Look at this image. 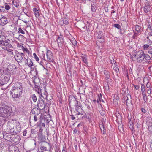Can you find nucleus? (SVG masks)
Segmentation results:
<instances>
[{
    "mask_svg": "<svg viewBox=\"0 0 152 152\" xmlns=\"http://www.w3.org/2000/svg\"><path fill=\"white\" fill-rule=\"evenodd\" d=\"M22 84L20 82L15 83L10 91L12 97L14 98H19L22 95L23 90Z\"/></svg>",
    "mask_w": 152,
    "mask_h": 152,
    "instance_id": "f257e3e1",
    "label": "nucleus"
},
{
    "mask_svg": "<svg viewBox=\"0 0 152 152\" xmlns=\"http://www.w3.org/2000/svg\"><path fill=\"white\" fill-rule=\"evenodd\" d=\"M11 107L5 106L0 109V116L5 118L10 116L12 113Z\"/></svg>",
    "mask_w": 152,
    "mask_h": 152,
    "instance_id": "f03ea898",
    "label": "nucleus"
},
{
    "mask_svg": "<svg viewBox=\"0 0 152 152\" xmlns=\"http://www.w3.org/2000/svg\"><path fill=\"white\" fill-rule=\"evenodd\" d=\"M75 104V108L76 111L77 112V114L83 115L85 113L82 109V106L80 102L77 101L75 98L73 100Z\"/></svg>",
    "mask_w": 152,
    "mask_h": 152,
    "instance_id": "7ed1b4c3",
    "label": "nucleus"
},
{
    "mask_svg": "<svg viewBox=\"0 0 152 152\" xmlns=\"http://www.w3.org/2000/svg\"><path fill=\"white\" fill-rule=\"evenodd\" d=\"M137 57V61L138 63H141L143 61H144V53L142 50H140L136 53L134 54L132 57H131L132 59L133 57Z\"/></svg>",
    "mask_w": 152,
    "mask_h": 152,
    "instance_id": "20e7f679",
    "label": "nucleus"
},
{
    "mask_svg": "<svg viewBox=\"0 0 152 152\" xmlns=\"http://www.w3.org/2000/svg\"><path fill=\"white\" fill-rule=\"evenodd\" d=\"M39 145H40L39 152H43L44 151H46L48 150L47 147L49 145L51 146L50 144L47 142H45L44 143H40Z\"/></svg>",
    "mask_w": 152,
    "mask_h": 152,
    "instance_id": "39448f33",
    "label": "nucleus"
},
{
    "mask_svg": "<svg viewBox=\"0 0 152 152\" xmlns=\"http://www.w3.org/2000/svg\"><path fill=\"white\" fill-rule=\"evenodd\" d=\"M15 54L14 55V58L15 59L18 63H20L22 62V60L23 59V57L21 55L20 53L19 52L16 50H15Z\"/></svg>",
    "mask_w": 152,
    "mask_h": 152,
    "instance_id": "423d86ee",
    "label": "nucleus"
},
{
    "mask_svg": "<svg viewBox=\"0 0 152 152\" xmlns=\"http://www.w3.org/2000/svg\"><path fill=\"white\" fill-rule=\"evenodd\" d=\"M37 88L35 87V90L37 91V93H38L39 94L41 95V97H42L43 98L45 99H47V96H48V93L46 90V89L41 91H39V89L38 88V87H37Z\"/></svg>",
    "mask_w": 152,
    "mask_h": 152,
    "instance_id": "0eeeda50",
    "label": "nucleus"
},
{
    "mask_svg": "<svg viewBox=\"0 0 152 152\" xmlns=\"http://www.w3.org/2000/svg\"><path fill=\"white\" fill-rule=\"evenodd\" d=\"M152 10V7L148 3L145 4L143 7L144 12L148 15Z\"/></svg>",
    "mask_w": 152,
    "mask_h": 152,
    "instance_id": "6e6552de",
    "label": "nucleus"
},
{
    "mask_svg": "<svg viewBox=\"0 0 152 152\" xmlns=\"http://www.w3.org/2000/svg\"><path fill=\"white\" fill-rule=\"evenodd\" d=\"M21 130L20 126L18 124L16 125L15 128L13 127L11 128L10 132H11V133H12V134H16L18 133L21 131Z\"/></svg>",
    "mask_w": 152,
    "mask_h": 152,
    "instance_id": "1a4fd4ad",
    "label": "nucleus"
},
{
    "mask_svg": "<svg viewBox=\"0 0 152 152\" xmlns=\"http://www.w3.org/2000/svg\"><path fill=\"white\" fill-rule=\"evenodd\" d=\"M11 142L13 144H18L20 141V137L18 135L12 134Z\"/></svg>",
    "mask_w": 152,
    "mask_h": 152,
    "instance_id": "9d476101",
    "label": "nucleus"
},
{
    "mask_svg": "<svg viewBox=\"0 0 152 152\" xmlns=\"http://www.w3.org/2000/svg\"><path fill=\"white\" fill-rule=\"evenodd\" d=\"M48 61L50 62H53L54 60L52 52L50 50H48L46 53Z\"/></svg>",
    "mask_w": 152,
    "mask_h": 152,
    "instance_id": "9b49d317",
    "label": "nucleus"
},
{
    "mask_svg": "<svg viewBox=\"0 0 152 152\" xmlns=\"http://www.w3.org/2000/svg\"><path fill=\"white\" fill-rule=\"evenodd\" d=\"M45 105L44 100L41 99H39L37 104V107L40 110L43 109L45 107Z\"/></svg>",
    "mask_w": 152,
    "mask_h": 152,
    "instance_id": "f8f14e48",
    "label": "nucleus"
},
{
    "mask_svg": "<svg viewBox=\"0 0 152 152\" xmlns=\"http://www.w3.org/2000/svg\"><path fill=\"white\" fill-rule=\"evenodd\" d=\"M8 149L9 152H19L18 148L13 145H9Z\"/></svg>",
    "mask_w": 152,
    "mask_h": 152,
    "instance_id": "ddd939ff",
    "label": "nucleus"
},
{
    "mask_svg": "<svg viewBox=\"0 0 152 152\" xmlns=\"http://www.w3.org/2000/svg\"><path fill=\"white\" fill-rule=\"evenodd\" d=\"M57 44L59 47H61L63 43H64L63 37L62 35H60L57 38Z\"/></svg>",
    "mask_w": 152,
    "mask_h": 152,
    "instance_id": "4468645a",
    "label": "nucleus"
},
{
    "mask_svg": "<svg viewBox=\"0 0 152 152\" xmlns=\"http://www.w3.org/2000/svg\"><path fill=\"white\" fill-rule=\"evenodd\" d=\"M12 136V133H6L4 134L3 138L5 140L11 142Z\"/></svg>",
    "mask_w": 152,
    "mask_h": 152,
    "instance_id": "2eb2a0df",
    "label": "nucleus"
},
{
    "mask_svg": "<svg viewBox=\"0 0 152 152\" xmlns=\"http://www.w3.org/2000/svg\"><path fill=\"white\" fill-rule=\"evenodd\" d=\"M38 139L39 141H40V143H44L46 139L45 136L43 135L42 134H38Z\"/></svg>",
    "mask_w": 152,
    "mask_h": 152,
    "instance_id": "dca6fc26",
    "label": "nucleus"
},
{
    "mask_svg": "<svg viewBox=\"0 0 152 152\" xmlns=\"http://www.w3.org/2000/svg\"><path fill=\"white\" fill-rule=\"evenodd\" d=\"M40 110L38 107L37 108H34L32 110L31 112L33 114L38 115L40 113Z\"/></svg>",
    "mask_w": 152,
    "mask_h": 152,
    "instance_id": "f3484780",
    "label": "nucleus"
},
{
    "mask_svg": "<svg viewBox=\"0 0 152 152\" xmlns=\"http://www.w3.org/2000/svg\"><path fill=\"white\" fill-rule=\"evenodd\" d=\"M36 88H37V87L39 89V90L40 91H43L45 90V84H40L39 86H37V87H36Z\"/></svg>",
    "mask_w": 152,
    "mask_h": 152,
    "instance_id": "a211bd4d",
    "label": "nucleus"
},
{
    "mask_svg": "<svg viewBox=\"0 0 152 152\" xmlns=\"http://www.w3.org/2000/svg\"><path fill=\"white\" fill-rule=\"evenodd\" d=\"M1 23L3 25L6 24L8 23L7 18L5 17H3L0 20Z\"/></svg>",
    "mask_w": 152,
    "mask_h": 152,
    "instance_id": "6ab92c4d",
    "label": "nucleus"
},
{
    "mask_svg": "<svg viewBox=\"0 0 152 152\" xmlns=\"http://www.w3.org/2000/svg\"><path fill=\"white\" fill-rule=\"evenodd\" d=\"M135 29L137 33L140 34L142 32V29L141 27L139 25L135 26Z\"/></svg>",
    "mask_w": 152,
    "mask_h": 152,
    "instance_id": "aec40b11",
    "label": "nucleus"
},
{
    "mask_svg": "<svg viewBox=\"0 0 152 152\" xmlns=\"http://www.w3.org/2000/svg\"><path fill=\"white\" fill-rule=\"evenodd\" d=\"M82 61L86 64V66H88V62H87V57L86 55H83L81 56Z\"/></svg>",
    "mask_w": 152,
    "mask_h": 152,
    "instance_id": "412c9836",
    "label": "nucleus"
},
{
    "mask_svg": "<svg viewBox=\"0 0 152 152\" xmlns=\"http://www.w3.org/2000/svg\"><path fill=\"white\" fill-rule=\"evenodd\" d=\"M128 124L129 128L133 132H135V131L134 130V128L133 127V124L132 122L131 121H129L128 123Z\"/></svg>",
    "mask_w": 152,
    "mask_h": 152,
    "instance_id": "4be33fe9",
    "label": "nucleus"
},
{
    "mask_svg": "<svg viewBox=\"0 0 152 152\" xmlns=\"http://www.w3.org/2000/svg\"><path fill=\"white\" fill-rule=\"evenodd\" d=\"M33 11L36 17L38 18L39 16V10L38 8H37V7L33 8Z\"/></svg>",
    "mask_w": 152,
    "mask_h": 152,
    "instance_id": "5701e85b",
    "label": "nucleus"
},
{
    "mask_svg": "<svg viewBox=\"0 0 152 152\" xmlns=\"http://www.w3.org/2000/svg\"><path fill=\"white\" fill-rule=\"evenodd\" d=\"M24 58L27 61L26 62V64L28 65L29 67H31L33 66V62L31 59H29L28 60V59H26L25 57Z\"/></svg>",
    "mask_w": 152,
    "mask_h": 152,
    "instance_id": "b1692460",
    "label": "nucleus"
},
{
    "mask_svg": "<svg viewBox=\"0 0 152 152\" xmlns=\"http://www.w3.org/2000/svg\"><path fill=\"white\" fill-rule=\"evenodd\" d=\"M99 127L100 128L102 133L104 134L105 133V129L104 127V126L103 125V124H100L99 125Z\"/></svg>",
    "mask_w": 152,
    "mask_h": 152,
    "instance_id": "393cba45",
    "label": "nucleus"
},
{
    "mask_svg": "<svg viewBox=\"0 0 152 152\" xmlns=\"http://www.w3.org/2000/svg\"><path fill=\"white\" fill-rule=\"evenodd\" d=\"M7 82L5 81V78H3L2 77H0V85H3L6 83Z\"/></svg>",
    "mask_w": 152,
    "mask_h": 152,
    "instance_id": "a878e982",
    "label": "nucleus"
},
{
    "mask_svg": "<svg viewBox=\"0 0 152 152\" xmlns=\"http://www.w3.org/2000/svg\"><path fill=\"white\" fill-rule=\"evenodd\" d=\"M103 38H104L103 36V33L102 31H99L98 34L97 39H100Z\"/></svg>",
    "mask_w": 152,
    "mask_h": 152,
    "instance_id": "bb28decb",
    "label": "nucleus"
},
{
    "mask_svg": "<svg viewBox=\"0 0 152 152\" xmlns=\"http://www.w3.org/2000/svg\"><path fill=\"white\" fill-rule=\"evenodd\" d=\"M91 10L92 12H95L96 10V6L94 4H92L91 6Z\"/></svg>",
    "mask_w": 152,
    "mask_h": 152,
    "instance_id": "cd10ccee",
    "label": "nucleus"
},
{
    "mask_svg": "<svg viewBox=\"0 0 152 152\" xmlns=\"http://www.w3.org/2000/svg\"><path fill=\"white\" fill-rule=\"evenodd\" d=\"M91 140L92 144L95 145L96 143L97 139L96 137H92L91 138Z\"/></svg>",
    "mask_w": 152,
    "mask_h": 152,
    "instance_id": "c85d7f7f",
    "label": "nucleus"
},
{
    "mask_svg": "<svg viewBox=\"0 0 152 152\" xmlns=\"http://www.w3.org/2000/svg\"><path fill=\"white\" fill-rule=\"evenodd\" d=\"M104 76L106 77V78L107 79H108L110 77L109 73L108 71H104Z\"/></svg>",
    "mask_w": 152,
    "mask_h": 152,
    "instance_id": "c756f323",
    "label": "nucleus"
},
{
    "mask_svg": "<svg viewBox=\"0 0 152 152\" xmlns=\"http://www.w3.org/2000/svg\"><path fill=\"white\" fill-rule=\"evenodd\" d=\"M144 61H146V60L147 61L150 60L151 59L150 57L149 56L148 54H145L144 53Z\"/></svg>",
    "mask_w": 152,
    "mask_h": 152,
    "instance_id": "7c9ffc66",
    "label": "nucleus"
},
{
    "mask_svg": "<svg viewBox=\"0 0 152 152\" xmlns=\"http://www.w3.org/2000/svg\"><path fill=\"white\" fill-rule=\"evenodd\" d=\"M104 38L101 39H98L97 40L96 44H97L98 42H99L101 43L102 45L104 43Z\"/></svg>",
    "mask_w": 152,
    "mask_h": 152,
    "instance_id": "2f4dec72",
    "label": "nucleus"
},
{
    "mask_svg": "<svg viewBox=\"0 0 152 152\" xmlns=\"http://www.w3.org/2000/svg\"><path fill=\"white\" fill-rule=\"evenodd\" d=\"M139 33H138L137 32H135L134 31V34L132 37V38L133 39H137V37L138 35V34Z\"/></svg>",
    "mask_w": 152,
    "mask_h": 152,
    "instance_id": "473e14b6",
    "label": "nucleus"
},
{
    "mask_svg": "<svg viewBox=\"0 0 152 152\" xmlns=\"http://www.w3.org/2000/svg\"><path fill=\"white\" fill-rule=\"evenodd\" d=\"M113 62L115 64V66L114 67V69L117 72H118L119 71V70L118 67V66H117V64H115L116 63V62L115 61H113Z\"/></svg>",
    "mask_w": 152,
    "mask_h": 152,
    "instance_id": "72a5a7b5",
    "label": "nucleus"
},
{
    "mask_svg": "<svg viewBox=\"0 0 152 152\" xmlns=\"http://www.w3.org/2000/svg\"><path fill=\"white\" fill-rule=\"evenodd\" d=\"M4 8L6 10H8L10 8V6L8 3H5L4 4Z\"/></svg>",
    "mask_w": 152,
    "mask_h": 152,
    "instance_id": "f704fd0d",
    "label": "nucleus"
},
{
    "mask_svg": "<svg viewBox=\"0 0 152 152\" xmlns=\"http://www.w3.org/2000/svg\"><path fill=\"white\" fill-rule=\"evenodd\" d=\"M148 27L151 31H152V22L149 21L148 24Z\"/></svg>",
    "mask_w": 152,
    "mask_h": 152,
    "instance_id": "c9c22d12",
    "label": "nucleus"
},
{
    "mask_svg": "<svg viewBox=\"0 0 152 152\" xmlns=\"http://www.w3.org/2000/svg\"><path fill=\"white\" fill-rule=\"evenodd\" d=\"M22 50L24 52H25L26 53H27L28 54H29L30 52L28 50V49L27 48H25L23 46H22L21 47Z\"/></svg>",
    "mask_w": 152,
    "mask_h": 152,
    "instance_id": "e433bc0d",
    "label": "nucleus"
},
{
    "mask_svg": "<svg viewBox=\"0 0 152 152\" xmlns=\"http://www.w3.org/2000/svg\"><path fill=\"white\" fill-rule=\"evenodd\" d=\"M70 41L74 46H75L77 45V42L74 38H72V39L70 40Z\"/></svg>",
    "mask_w": 152,
    "mask_h": 152,
    "instance_id": "4c0bfd02",
    "label": "nucleus"
},
{
    "mask_svg": "<svg viewBox=\"0 0 152 152\" xmlns=\"http://www.w3.org/2000/svg\"><path fill=\"white\" fill-rule=\"evenodd\" d=\"M63 21L64 23L65 24L67 25L69 24V21L67 18H64L63 19Z\"/></svg>",
    "mask_w": 152,
    "mask_h": 152,
    "instance_id": "58836bf2",
    "label": "nucleus"
},
{
    "mask_svg": "<svg viewBox=\"0 0 152 152\" xmlns=\"http://www.w3.org/2000/svg\"><path fill=\"white\" fill-rule=\"evenodd\" d=\"M20 33L22 34H25V32L22 29L21 27H20L18 28V33Z\"/></svg>",
    "mask_w": 152,
    "mask_h": 152,
    "instance_id": "ea45409f",
    "label": "nucleus"
},
{
    "mask_svg": "<svg viewBox=\"0 0 152 152\" xmlns=\"http://www.w3.org/2000/svg\"><path fill=\"white\" fill-rule=\"evenodd\" d=\"M86 103L85 104L87 108L89 110H91V103L89 102L88 103L86 102Z\"/></svg>",
    "mask_w": 152,
    "mask_h": 152,
    "instance_id": "a19ab883",
    "label": "nucleus"
},
{
    "mask_svg": "<svg viewBox=\"0 0 152 152\" xmlns=\"http://www.w3.org/2000/svg\"><path fill=\"white\" fill-rule=\"evenodd\" d=\"M11 128L12 127L11 126V125H7V131L8 132H9L11 133V132H10V131L11 129Z\"/></svg>",
    "mask_w": 152,
    "mask_h": 152,
    "instance_id": "79ce46f5",
    "label": "nucleus"
},
{
    "mask_svg": "<svg viewBox=\"0 0 152 152\" xmlns=\"http://www.w3.org/2000/svg\"><path fill=\"white\" fill-rule=\"evenodd\" d=\"M31 98L34 102H35L36 101L37 99L36 95L34 94H33L32 95Z\"/></svg>",
    "mask_w": 152,
    "mask_h": 152,
    "instance_id": "37998d69",
    "label": "nucleus"
},
{
    "mask_svg": "<svg viewBox=\"0 0 152 152\" xmlns=\"http://www.w3.org/2000/svg\"><path fill=\"white\" fill-rule=\"evenodd\" d=\"M149 133L151 134H152V125H150L148 126V127Z\"/></svg>",
    "mask_w": 152,
    "mask_h": 152,
    "instance_id": "c03bdc74",
    "label": "nucleus"
},
{
    "mask_svg": "<svg viewBox=\"0 0 152 152\" xmlns=\"http://www.w3.org/2000/svg\"><path fill=\"white\" fill-rule=\"evenodd\" d=\"M12 3L13 5L16 7H19V4L18 2H16V1L14 2L13 1Z\"/></svg>",
    "mask_w": 152,
    "mask_h": 152,
    "instance_id": "a18cd8bd",
    "label": "nucleus"
},
{
    "mask_svg": "<svg viewBox=\"0 0 152 152\" xmlns=\"http://www.w3.org/2000/svg\"><path fill=\"white\" fill-rule=\"evenodd\" d=\"M33 56L34 57L35 59L37 61H38L39 60V58L37 56L36 54L35 53H34L33 54Z\"/></svg>",
    "mask_w": 152,
    "mask_h": 152,
    "instance_id": "49530a36",
    "label": "nucleus"
},
{
    "mask_svg": "<svg viewBox=\"0 0 152 152\" xmlns=\"http://www.w3.org/2000/svg\"><path fill=\"white\" fill-rule=\"evenodd\" d=\"M143 99V100L145 102H147L148 99L147 96L146 95L142 96Z\"/></svg>",
    "mask_w": 152,
    "mask_h": 152,
    "instance_id": "de8ad7c7",
    "label": "nucleus"
},
{
    "mask_svg": "<svg viewBox=\"0 0 152 152\" xmlns=\"http://www.w3.org/2000/svg\"><path fill=\"white\" fill-rule=\"evenodd\" d=\"M113 26L114 27H115L118 29H120L121 28V26L119 24H114Z\"/></svg>",
    "mask_w": 152,
    "mask_h": 152,
    "instance_id": "09e8293b",
    "label": "nucleus"
},
{
    "mask_svg": "<svg viewBox=\"0 0 152 152\" xmlns=\"http://www.w3.org/2000/svg\"><path fill=\"white\" fill-rule=\"evenodd\" d=\"M5 46H7L8 48H12V46L11 44L9 43H7L6 44H4Z\"/></svg>",
    "mask_w": 152,
    "mask_h": 152,
    "instance_id": "8fccbe9b",
    "label": "nucleus"
},
{
    "mask_svg": "<svg viewBox=\"0 0 152 152\" xmlns=\"http://www.w3.org/2000/svg\"><path fill=\"white\" fill-rule=\"evenodd\" d=\"M148 53L149 54L151 55V56L152 58V48L150 47L148 48Z\"/></svg>",
    "mask_w": 152,
    "mask_h": 152,
    "instance_id": "3c124183",
    "label": "nucleus"
},
{
    "mask_svg": "<svg viewBox=\"0 0 152 152\" xmlns=\"http://www.w3.org/2000/svg\"><path fill=\"white\" fill-rule=\"evenodd\" d=\"M149 44H145L143 46V48L144 50H147L149 47Z\"/></svg>",
    "mask_w": 152,
    "mask_h": 152,
    "instance_id": "603ef678",
    "label": "nucleus"
},
{
    "mask_svg": "<svg viewBox=\"0 0 152 152\" xmlns=\"http://www.w3.org/2000/svg\"><path fill=\"white\" fill-rule=\"evenodd\" d=\"M141 91H145V86L144 84H141Z\"/></svg>",
    "mask_w": 152,
    "mask_h": 152,
    "instance_id": "864d4df0",
    "label": "nucleus"
},
{
    "mask_svg": "<svg viewBox=\"0 0 152 152\" xmlns=\"http://www.w3.org/2000/svg\"><path fill=\"white\" fill-rule=\"evenodd\" d=\"M100 113L102 116H103L105 114V111L104 110H102L100 111Z\"/></svg>",
    "mask_w": 152,
    "mask_h": 152,
    "instance_id": "5fc2aeb1",
    "label": "nucleus"
},
{
    "mask_svg": "<svg viewBox=\"0 0 152 152\" xmlns=\"http://www.w3.org/2000/svg\"><path fill=\"white\" fill-rule=\"evenodd\" d=\"M152 92V89L151 88H149L147 90V93L148 94H151Z\"/></svg>",
    "mask_w": 152,
    "mask_h": 152,
    "instance_id": "6e6d98bb",
    "label": "nucleus"
},
{
    "mask_svg": "<svg viewBox=\"0 0 152 152\" xmlns=\"http://www.w3.org/2000/svg\"><path fill=\"white\" fill-rule=\"evenodd\" d=\"M43 130V129H42V128L41 127H40L39 130V132H38V134H43L42 133Z\"/></svg>",
    "mask_w": 152,
    "mask_h": 152,
    "instance_id": "4d7b16f0",
    "label": "nucleus"
},
{
    "mask_svg": "<svg viewBox=\"0 0 152 152\" xmlns=\"http://www.w3.org/2000/svg\"><path fill=\"white\" fill-rule=\"evenodd\" d=\"M146 38L148 39V44L151 45L152 44V42L149 39V37H147Z\"/></svg>",
    "mask_w": 152,
    "mask_h": 152,
    "instance_id": "13d9d810",
    "label": "nucleus"
},
{
    "mask_svg": "<svg viewBox=\"0 0 152 152\" xmlns=\"http://www.w3.org/2000/svg\"><path fill=\"white\" fill-rule=\"evenodd\" d=\"M141 110L142 112L144 113H145L147 112L146 110L144 108H142Z\"/></svg>",
    "mask_w": 152,
    "mask_h": 152,
    "instance_id": "bf43d9fd",
    "label": "nucleus"
},
{
    "mask_svg": "<svg viewBox=\"0 0 152 152\" xmlns=\"http://www.w3.org/2000/svg\"><path fill=\"white\" fill-rule=\"evenodd\" d=\"M127 98H128L127 97ZM126 105L127 106H128V105L130 104V103H131V102L130 101L129 102V99L128 98H127V99H126Z\"/></svg>",
    "mask_w": 152,
    "mask_h": 152,
    "instance_id": "052dcab7",
    "label": "nucleus"
},
{
    "mask_svg": "<svg viewBox=\"0 0 152 152\" xmlns=\"http://www.w3.org/2000/svg\"><path fill=\"white\" fill-rule=\"evenodd\" d=\"M133 86L134 87V88L136 90H138L139 89V87L138 86L133 85Z\"/></svg>",
    "mask_w": 152,
    "mask_h": 152,
    "instance_id": "680f3d73",
    "label": "nucleus"
},
{
    "mask_svg": "<svg viewBox=\"0 0 152 152\" xmlns=\"http://www.w3.org/2000/svg\"><path fill=\"white\" fill-rule=\"evenodd\" d=\"M141 93L142 96H144L146 95L145 91H141Z\"/></svg>",
    "mask_w": 152,
    "mask_h": 152,
    "instance_id": "e2e57ef3",
    "label": "nucleus"
},
{
    "mask_svg": "<svg viewBox=\"0 0 152 152\" xmlns=\"http://www.w3.org/2000/svg\"><path fill=\"white\" fill-rule=\"evenodd\" d=\"M27 133V130H25L23 132V135L24 136H26V134Z\"/></svg>",
    "mask_w": 152,
    "mask_h": 152,
    "instance_id": "0e129e2a",
    "label": "nucleus"
},
{
    "mask_svg": "<svg viewBox=\"0 0 152 152\" xmlns=\"http://www.w3.org/2000/svg\"><path fill=\"white\" fill-rule=\"evenodd\" d=\"M37 115H35L34 117V119L35 121H37Z\"/></svg>",
    "mask_w": 152,
    "mask_h": 152,
    "instance_id": "69168bd1",
    "label": "nucleus"
},
{
    "mask_svg": "<svg viewBox=\"0 0 152 152\" xmlns=\"http://www.w3.org/2000/svg\"><path fill=\"white\" fill-rule=\"evenodd\" d=\"M71 118L72 120H74L75 119V118L74 117V115H70Z\"/></svg>",
    "mask_w": 152,
    "mask_h": 152,
    "instance_id": "338daca9",
    "label": "nucleus"
},
{
    "mask_svg": "<svg viewBox=\"0 0 152 152\" xmlns=\"http://www.w3.org/2000/svg\"><path fill=\"white\" fill-rule=\"evenodd\" d=\"M66 147H63L62 152H66Z\"/></svg>",
    "mask_w": 152,
    "mask_h": 152,
    "instance_id": "774afa93",
    "label": "nucleus"
}]
</instances>
